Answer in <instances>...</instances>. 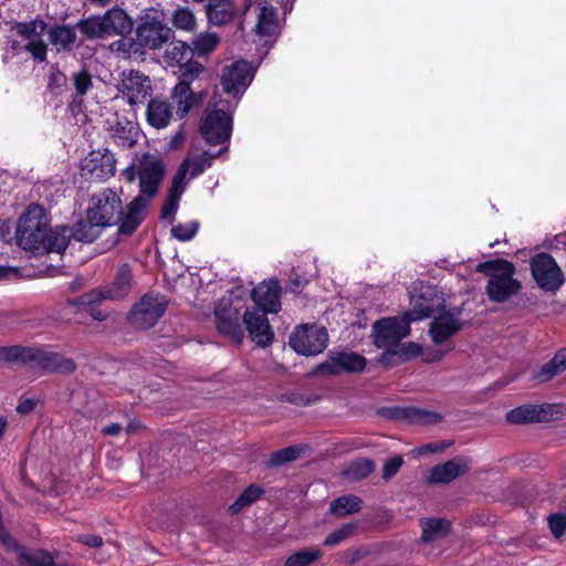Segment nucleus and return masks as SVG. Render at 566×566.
I'll return each mask as SVG.
<instances>
[{
  "label": "nucleus",
  "instance_id": "obj_1",
  "mask_svg": "<svg viewBox=\"0 0 566 566\" xmlns=\"http://www.w3.org/2000/svg\"><path fill=\"white\" fill-rule=\"evenodd\" d=\"M165 170L163 160L149 153L143 154L137 161H133L122 170L126 182H134L136 176L139 179V192L127 203V214L120 228L122 232H135L146 219L150 201L158 192Z\"/></svg>",
  "mask_w": 566,
  "mask_h": 566
},
{
  "label": "nucleus",
  "instance_id": "obj_2",
  "mask_svg": "<svg viewBox=\"0 0 566 566\" xmlns=\"http://www.w3.org/2000/svg\"><path fill=\"white\" fill-rule=\"evenodd\" d=\"M15 238L25 250H45L46 252H63L72 239L70 227L50 228L46 210L40 206L30 205L19 219Z\"/></svg>",
  "mask_w": 566,
  "mask_h": 566
},
{
  "label": "nucleus",
  "instance_id": "obj_3",
  "mask_svg": "<svg viewBox=\"0 0 566 566\" xmlns=\"http://www.w3.org/2000/svg\"><path fill=\"white\" fill-rule=\"evenodd\" d=\"M476 271L489 277L485 292L491 301L504 302L517 294L522 284L514 279L515 265L504 259L489 260L476 265Z\"/></svg>",
  "mask_w": 566,
  "mask_h": 566
},
{
  "label": "nucleus",
  "instance_id": "obj_4",
  "mask_svg": "<svg viewBox=\"0 0 566 566\" xmlns=\"http://www.w3.org/2000/svg\"><path fill=\"white\" fill-rule=\"evenodd\" d=\"M85 214L92 216L93 221H98L104 228L117 226V233L120 237H130L134 233L120 231L127 214V206L123 207L120 193L112 188L93 193L88 199Z\"/></svg>",
  "mask_w": 566,
  "mask_h": 566
},
{
  "label": "nucleus",
  "instance_id": "obj_5",
  "mask_svg": "<svg viewBox=\"0 0 566 566\" xmlns=\"http://www.w3.org/2000/svg\"><path fill=\"white\" fill-rule=\"evenodd\" d=\"M174 31L165 24V13L156 8L143 11L140 23L136 30V42L149 50L161 48L171 40Z\"/></svg>",
  "mask_w": 566,
  "mask_h": 566
},
{
  "label": "nucleus",
  "instance_id": "obj_6",
  "mask_svg": "<svg viewBox=\"0 0 566 566\" xmlns=\"http://www.w3.org/2000/svg\"><path fill=\"white\" fill-rule=\"evenodd\" d=\"M46 28L48 23L40 17L11 27V31L25 43L28 54L38 63L45 62L48 57V44L43 39Z\"/></svg>",
  "mask_w": 566,
  "mask_h": 566
},
{
  "label": "nucleus",
  "instance_id": "obj_7",
  "mask_svg": "<svg viewBox=\"0 0 566 566\" xmlns=\"http://www.w3.org/2000/svg\"><path fill=\"white\" fill-rule=\"evenodd\" d=\"M133 286V273L130 266L124 263L119 266L115 280L102 287L81 295L76 301H69L70 304L90 305L103 300H122L127 296Z\"/></svg>",
  "mask_w": 566,
  "mask_h": 566
},
{
  "label": "nucleus",
  "instance_id": "obj_8",
  "mask_svg": "<svg viewBox=\"0 0 566 566\" xmlns=\"http://www.w3.org/2000/svg\"><path fill=\"white\" fill-rule=\"evenodd\" d=\"M410 323L406 313L401 317L394 316L376 321L371 329L375 346L380 349L397 347L398 343L410 334Z\"/></svg>",
  "mask_w": 566,
  "mask_h": 566
},
{
  "label": "nucleus",
  "instance_id": "obj_9",
  "mask_svg": "<svg viewBox=\"0 0 566 566\" xmlns=\"http://www.w3.org/2000/svg\"><path fill=\"white\" fill-rule=\"evenodd\" d=\"M530 268L535 283L545 292H556L565 282L562 269L548 253L535 254L530 260Z\"/></svg>",
  "mask_w": 566,
  "mask_h": 566
},
{
  "label": "nucleus",
  "instance_id": "obj_10",
  "mask_svg": "<svg viewBox=\"0 0 566 566\" xmlns=\"http://www.w3.org/2000/svg\"><path fill=\"white\" fill-rule=\"evenodd\" d=\"M327 342L328 334L325 327L316 325H300L289 338L291 348L304 356L318 355L326 348Z\"/></svg>",
  "mask_w": 566,
  "mask_h": 566
},
{
  "label": "nucleus",
  "instance_id": "obj_11",
  "mask_svg": "<svg viewBox=\"0 0 566 566\" xmlns=\"http://www.w3.org/2000/svg\"><path fill=\"white\" fill-rule=\"evenodd\" d=\"M199 130L207 144L227 146L232 133V116L223 109L208 111L200 120Z\"/></svg>",
  "mask_w": 566,
  "mask_h": 566
},
{
  "label": "nucleus",
  "instance_id": "obj_12",
  "mask_svg": "<svg viewBox=\"0 0 566 566\" xmlns=\"http://www.w3.org/2000/svg\"><path fill=\"white\" fill-rule=\"evenodd\" d=\"M167 301L164 296L145 294L130 310L128 319L136 329L151 328L164 315Z\"/></svg>",
  "mask_w": 566,
  "mask_h": 566
},
{
  "label": "nucleus",
  "instance_id": "obj_13",
  "mask_svg": "<svg viewBox=\"0 0 566 566\" xmlns=\"http://www.w3.org/2000/svg\"><path fill=\"white\" fill-rule=\"evenodd\" d=\"M116 157L107 148L90 151L81 161L82 176L93 181H105L116 172Z\"/></svg>",
  "mask_w": 566,
  "mask_h": 566
},
{
  "label": "nucleus",
  "instance_id": "obj_14",
  "mask_svg": "<svg viewBox=\"0 0 566 566\" xmlns=\"http://www.w3.org/2000/svg\"><path fill=\"white\" fill-rule=\"evenodd\" d=\"M116 87L130 106L144 104L153 92L150 78L136 70L123 71Z\"/></svg>",
  "mask_w": 566,
  "mask_h": 566
},
{
  "label": "nucleus",
  "instance_id": "obj_15",
  "mask_svg": "<svg viewBox=\"0 0 566 566\" xmlns=\"http://www.w3.org/2000/svg\"><path fill=\"white\" fill-rule=\"evenodd\" d=\"M411 305L412 308L406 313L411 322L434 317L447 308L443 294L432 286H427L419 295H413Z\"/></svg>",
  "mask_w": 566,
  "mask_h": 566
},
{
  "label": "nucleus",
  "instance_id": "obj_16",
  "mask_svg": "<svg viewBox=\"0 0 566 566\" xmlns=\"http://www.w3.org/2000/svg\"><path fill=\"white\" fill-rule=\"evenodd\" d=\"M46 350L38 346H0V363L22 365L42 371Z\"/></svg>",
  "mask_w": 566,
  "mask_h": 566
},
{
  "label": "nucleus",
  "instance_id": "obj_17",
  "mask_svg": "<svg viewBox=\"0 0 566 566\" xmlns=\"http://www.w3.org/2000/svg\"><path fill=\"white\" fill-rule=\"evenodd\" d=\"M253 78V69L251 64L244 60H238L226 66L221 75V85L228 94H242Z\"/></svg>",
  "mask_w": 566,
  "mask_h": 566
},
{
  "label": "nucleus",
  "instance_id": "obj_18",
  "mask_svg": "<svg viewBox=\"0 0 566 566\" xmlns=\"http://www.w3.org/2000/svg\"><path fill=\"white\" fill-rule=\"evenodd\" d=\"M366 364V358L357 353L331 352L328 359L322 363L317 369L322 374L336 376L343 373H360L365 369Z\"/></svg>",
  "mask_w": 566,
  "mask_h": 566
},
{
  "label": "nucleus",
  "instance_id": "obj_19",
  "mask_svg": "<svg viewBox=\"0 0 566 566\" xmlns=\"http://www.w3.org/2000/svg\"><path fill=\"white\" fill-rule=\"evenodd\" d=\"M460 308L444 310L430 324L429 334L436 345H442L462 328Z\"/></svg>",
  "mask_w": 566,
  "mask_h": 566
},
{
  "label": "nucleus",
  "instance_id": "obj_20",
  "mask_svg": "<svg viewBox=\"0 0 566 566\" xmlns=\"http://www.w3.org/2000/svg\"><path fill=\"white\" fill-rule=\"evenodd\" d=\"M243 322L249 336L259 347L265 348L273 343L274 333L266 317V313L258 308H247Z\"/></svg>",
  "mask_w": 566,
  "mask_h": 566
},
{
  "label": "nucleus",
  "instance_id": "obj_21",
  "mask_svg": "<svg viewBox=\"0 0 566 566\" xmlns=\"http://www.w3.org/2000/svg\"><path fill=\"white\" fill-rule=\"evenodd\" d=\"M281 284L276 279L259 283L251 292L256 308L263 313H277L281 310Z\"/></svg>",
  "mask_w": 566,
  "mask_h": 566
},
{
  "label": "nucleus",
  "instance_id": "obj_22",
  "mask_svg": "<svg viewBox=\"0 0 566 566\" xmlns=\"http://www.w3.org/2000/svg\"><path fill=\"white\" fill-rule=\"evenodd\" d=\"M471 461L465 457H455L442 464L433 467L426 482L429 484H446L455 480L458 476L470 470Z\"/></svg>",
  "mask_w": 566,
  "mask_h": 566
},
{
  "label": "nucleus",
  "instance_id": "obj_23",
  "mask_svg": "<svg viewBox=\"0 0 566 566\" xmlns=\"http://www.w3.org/2000/svg\"><path fill=\"white\" fill-rule=\"evenodd\" d=\"M381 415L389 419L406 420L416 424H431L440 422L442 417L433 411L415 407H396L382 409Z\"/></svg>",
  "mask_w": 566,
  "mask_h": 566
},
{
  "label": "nucleus",
  "instance_id": "obj_24",
  "mask_svg": "<svg viewBox=\"0 0 566 566\" xmlns=\"http://www.w3.org/2000/svg\"><path fill=\"white\" fill-rule=\"evenodd\" d=\"M216 326L219 333L230 337L237 344H241L244 338V332L239 323L238 311L229 307H216Z\"/></svg>",
  "mask_w": 566,
  "mask_h": 566
},
{
  "label": "nucleus",
  "instance_id": "obj_25",
  "mask_svg": "<svg viewBox=\"0 0 566 566\" xmlns=\"http://www.w3.org/2000/svg\"><path fill=\"white\" fill-rule=\"evenodd\" d=\"M46 33L50 43L59 53H70L82 44V41L77 43L75 24H54Z\"/></svg>",
  "mask_w": 566,
  "mask_h": 566
},
{
  "label": "nucleus",
  "instance_id": "obj_26",
  "mask_svg": "<svg viewBox=\"0 0 566 566\" xmlns=\"http://www.w3.org/2000/svg\"><path fill=\"white\" fill-rule=\"evenodd\" d=\"M107 132L112 140L119 147L128 149L137 143L138 127L125 116H116Z\"/></svg>",
  "mask_w": 566,
  "mask_h": 566
},
{
  "label": "nucleus",
  "instance_id": "obj_27",
  "mask_svg": "<svg viewBox=\"0 0 566 566\" xmlns=\"http://www.w3.org/2000/svg\"><path fill=\"white\" fill-rule=\"evenodd\" d=\"M101 17L106 35H125L133 30V21L123 9L112 8Z\"/></svg>",
  "mask_w": 566,
  "mask_h": 566
},
{
  "label": "nucleus",
  "instance_id": "obj_28",
  "mask_svg": "<svg viewBox=\"0 0 566 566\" xmlns=\"http://www.w3.org/2000/svg\"><path fill=\"white\" fill-rule=\"evenodd\" d=\"M227 149L228 146H224L216 153L201 151L199 154L189 155L179 166L189 175V178H196L210 168L213 160Z\"/></svg>",
  "mask_w": 566,
  "mask_h": 566
},
{
  "label": "nucleus",
  "instance_id": "obj_29",
  "mask_svg": "<svg viewBox=\"0 0 566 566\" xmlns=\"http://www.w3.org/2000/svg\"><path fill=\"white\" fill-rule=\"evenodd\" d=\"M147 122L153 127L160 129L168 126L172 118V108L166 101L153 98L147 105Z\"/></svg>",
  "mask_w": 566,
  "mask_h": 566
},
{
  "label": "nucleus",
  "instance_id": "obj_30",
  "mask_svg": "<svg viewBox=\"0 0 566 566\" xmlns=\"http://www.w3.org/2000/svg\"><path fill=\"white\" fill-rule=\"evenodd\" d=\"M171 99L176 104V114L179 118L185 117L200 102L188 84L179 82L171 92Z\"/></svg>",
  "mask_w": 566,
  "mask_h": 566
},
{
  "label": "nucleus",
  "instance_id": "obj_31",
  "mask_svg": "<svg viewBox=\"0 0 566 566\" xmlns=\"http://www.w3.org/2000/svg\"><path fill=\"white\" fill-rule=\"evenodd\" d=\"M206 12L210 23L223 25L233 19L235 8L231 0H210L206 6Z\"/></svg>",
  "mask_w": 566,
  "mask_h": 566
},
{
  "label": "nucleus",
  "instance_id": "obj_32",
  "mask_svg": "<svg viewBox=\"0 0 566 566\" xmlns=\"http://www.w3.org/2000/svg\"><path fill=\"white\" fill-rule=\"evenodd\" d=\"M103 229L105 228L98 221H93L92 216H86L70 228V233L78 242L91 243L101 235Z\"/></svg>",
  "mask_w": 566,
  "mask_h": 566
},
{
  "label": "nucleus",
  "instance_id": "obj_33",
  "mask_svg": "<svg viewBox=\"0 0 566 566\" xmlns=\"http://www.w3.org/2000/svg\"><path fill=\"white\" fill-rule=\"evenodd\" d=\"M76 367L74 359L48 349L42 373L72 374L76 370Z\"/></svg>",
  "mask_w": 566,
  "mask_h": 566
},
{
  "label": "nucleus",
  "instance_id": "obj_34",
  "mask_svg": "<svg viewBox=\"0 0 566 566\" xmlns=\"http://www.w3.org/2000/svg\"><path fill=\"white\" fill-rule=\"evenodd\" d=\"M420 526L421 539L429 543L444 537L450 532L451 524L446 518H422Z\"/></svg>",
  "mask_w": 566,
  "mask_h": 566
},
{
  "label": "nucleus",
  "instance_id": "obj_35",
  "mask_svg": "<svg viewBox=\"0 0 566 566\" xmlns=\"http://www.w3.org/2000/svg\"><path fill=\"white\" fill-rule=\"evenodd\" d=\"M566 369V349L559 350L536 373L534 379L546 382Z\"/></svg>",
  "mask_w": 566,
  "mask_h": 566
},
{
  "label": "nucleus",
  "instance_id": "obj_36",
  "mask_svg": "<svg viewBox=\"0 0 566 566\" xmlns=\"http://www.w3.org/2000/svg\"><path fill=\"white\" fill-rule=\"evenodd\" d=\"M363 500L357 495H342L333 500L329 504V512L336 516L343 517L360 511Z\"/></svg>",
  "mask_w": 566,
  "mask_h": 566
},
{
  "label": "nucleus",
  "instance_id": "obj_37",
  "mask_svg": "<svg viewBox=\"0 0 566 566\" xmlns=\"http://www.w3.org/2000/svg\"><path fill=\"white\" fill-rule=\"evenodd\" d=\"M254 30L260 36H270L276 33L277 20L275 8L272 6H263L260 9Z\"/></svg>",
  "mask_w": 566,
  "mask_h": 566
},
{
  "label": "nucleus",
  "instance_id": "obj_38",
  "mask_svg": "<svg viewBox=\"0 0 566 566\" xmlns=\"http://www.w3.org/2000/svg\"><path fill=\"white\" fill-rule=\"evenodd\" d=\"M75 27L88 40L102 39L106 35L101 15H90L80 19Z\"/></svg>",
  "mask_w": 566,
  "mask_h": 566
},
{
  "label": "nucleus",
  "instance_id": "obj_39",
  "mask_svg": "<svg viewBox=\"0 0 566 566\" xmlns=\"http://www.w3.org/2000/svg\"><path fill=\"white\" fill-rule=\"evenodd\" d=\"M193 50L182 41L172 42L164 53L165 62L170 65H178L186 63L192 59Z\"/></svg>",
  "mask_w": 566,
  "mask_h": 566
},
{
  "label": "nucleus",
  "instance_id": "obj_40",
  "mask_svg": "<svg viewBox=\"0 0 566 566\" xmlns=\"http://www.w3.org/2000/svg\"><path fill=\"white\" fill-rule=\"evenodd\" d=\"M264 491L256 484H251L237 497V500L229 506L228 512L230 515L239 514L244 507L250 506L258 501Z\"/></svg>",
  "mask_w": 566,
  "mask_h": 566
},
{
  "label": "nucleus",
  "instance_id": "obj_41",
  "mask_svg": "<svg viewBox=\"0 0 566 566\" xmlns=\"http://www.w3.org/2000/svg\"><path fill=\"white\" fill-rule=\"evenodd\" d=\"M375 470V463L369 459H360L348 465L344 471L347 480L359 481L369 476Z\"/></svg>",
  "mask_w": 566,
  "mask_h": 566
},
{
  "label": "nucleus",
  "instance_id": "obj_42",
  "mask_svg": "<svg viewBox=\"0 0 566 566\" xmlns=\"http://www.w3.org/2000/svg\"><path fill=\"white\" fill-rule=\"evenodd\" d=\"M506 420L515 424L536 422L535 405H524L510 410Z\"/></svg>",
  "mask_w": 566,
  "mask_h": 566
},
{
  "label": "nucleus",
  "instance_id": "obj_43",
  "mask_svg": "<svg viewBox=\"0 0 566 566\" xmlns=\"http://www.w3.org/2000/svg\"><path fill=\"white\" fill-rule=\"evenodd\" d=\"M203 70L205 67L201 63H199L198 61H192V59H190L189 61L179 66L178 82L182 84H188L190 86L191 83L199 77Z\"/></svg>",
  "mask_w": 566,
  "mask_h": 566
},
{
  "label": "nucleus",
  "instance_id": "obj_44",
  "mask_svg": "<svg viewBox=\"0 0 566 566\" xmlns=\"http://www.w3.org/2000/svg\"><path fill=\"white\" fill-rule=\"evenodd\" d=\"M171 21L177 29L185 31H192L196 27V18L192 11L185 7L175 9Z\"/></svg>",
  "mask_w": 566,
  "mask_h": 566
},
{
  "label": "nucleus",
  "instance_id": "obj_45",
  "mask_svg": "<svg viewBox=\"0 0 566 566\" xmlns=\"http://www.w3.org/2000/svg\"><path fill=\"white\" fill-rule=\"evenodd\" d=\"M67 87V77L66 75L56 66L51 67V72L48 77L46 90L50 94L59 96L63 92L66 91Z\"/></svg>",
  "mask_w": 566,
  "mask_h": 566
},
{
  "label": "nucleus",
  "instance_id": "obj_46",
  "mask_svg": "<svg viewBox=\"0 0 566 566\" xmlns=\"http://www.w3.org/2000/svg\"><path fill=\"white\" fill-rule=\"evenodd\" d=\"M322 556L319 549H302L292 554L286 560L285 566H308Z\"/></svg>",
  "mask_w": 566,
  "mask_h": 566
},
{
  "label": "nucleus",
  "instance_id": "obj_47",
  "mask_svg": "<svg viewBox=\"0 0 566 566\" xmlns=\"http://www.w3.org/2000/svg\"><path fill=\"white\" fill-rule=\"evenodd\" d=\"M301 451L297 447H286L275 451L270 457L266 465L270 468L280 467L298 458Z\"/></svg>",
  "mask_w": 566,
  "mask_h": 566
},
{
  "label": "nucleus",
  "instance_id": "obj_48",
  "mask_svg": "<svg viewBox=\"0 0 566 566\" xmlns=\"http://www.w3.org/2000/svg\"><path fill=\"white\" fill-rule=\"evenodd\" d=\"M357 528L356 523H345L339 528L335 530L331 534L326 536L324 539L325 546H336L339 543L348 539L350 536L354 535L355 531Z\"/></svg>",
  "mask_w": 566,
  "mask_h": 566
},
{
  "label": "nucleus",
  "instance_id": "obj_49",
  "mask_svg": "<svg viewBox=\"0 0 566 566\" xmlns=\"http://www.w3.org/2000/svg\"><path fill=\"white\" fill-rule=\"evenodd\" d=\"M198 229L199 222L195 220L186 223H178L171 228V235L180 242H187L197 234Z\"/></svg>",
  "mask_w": 566,
  "mask_h": 566
},
{
  "label": "nucleus",
  "instance_id": "obj_50",
  "mask_svg": "<svg viewBox=\"0 0 566 566\" xmlns=\"http://www.w3.org/2000/svg\"><path fill=\"white\" fill-rule=\"evenodd\" d=\"M71 78L77 96H84L93 86L92 76L86 69L74 72Z\"/></svg>",
  "mask_w": 566,
  "mask_h": 566
},
{
  "label": "nucleus",
  "instance_id": "obj_51",
  "mask_svg": "<svg viewBox=\"0 0 566 566\" xmlns=\"http://www.w3.org/2000/svg\"><path fill=\"white\" fill-rule=\"evenodd\" d=\"M219 40L214 34H200L195 40V51L198 54H207L213 51L218 44Z\"/></svg>",
  "mask_w": 566,
  "mask_h": 566
},
{
  "label": "nucleus",
  "instance_id": "obj_52",
  "mask_svg": "<svg viewBox=\"0 0 566 566\" xmlns=\"http://www.w3.org/2000/svg\"><path fill=\"white\" fill-rule=\"evenodd\" d=\"M187 172L180 166L177 169L176 175L172 178L171 186L169 188L168 195L169 197H174L180 200L184 191L186 190V177Z\"/></svg>",
  "mask_w": 566,
  "mask_h": 566
},
{
  "label": "nucleus",
  "instance_id": "obj_53",
  "mask_svg": "<svg viewBox=\"0 0 566 566\" xmlns=\"http://www.w3.org/2000/svg\"><path fill=\"white\" fill-rule=\"evenodd\" d=\"M548 526L552 534L559 538L566 533V514L556 513L548 517Z\"/></svg>",
  "mask_w": 566,
  "mask_h": 566
},
{
  "label": "nucleus",
  "instance_id": "obj_54",
  "mask_svg": "<svg viewBox=\"0 0 566 566\" xmlns=\"http://www.w3.org/2000/svg\"><path fill=\"white\" fill-rule=\"evenodd\" d=\"M402 464L403 458L401 455H396L387 460L382 467V479L385 481H388L391 478H394L398 473Z\"/></svg>",
  "mask_w": 566,
  "mask_h": 566
},
{
  "label": "nucleus",
  "instance_id": "obj_55",
  "mask_svg": "<svg viewBox=\"0 0 566 566\" xmlns=\"http://www.w3.org/2000/svg\"><path fill=\"white\" fill-rule=\"evenodd\" d=\"M557 413V406L555 405H535L536 422H547L555 419Z\"/></svg>",
  "mask_w": 566,
  "mask_h": 566
},
{
  "label": "nucleus",
  "instance_id": "obj_56",
  "mask_svg": "<svg viewBox=\"0 0 566 566\" xmlns=\"http://www.w3.org/2000/svg\"><path fill=\"white\" fill-rule=\"evenodd\" d=\"M396 352L397 356L402 357L405 360H408L412 357H416L420 354V347L415 343L400 344L398 343Z\"/></svg>",
  "mask_w": 566,
  "mask_h": 566
},
{
  "label": "nucleus",
  "instance_id": "obj_57",
  "mask_svg": "<svg viewBox=\"0 0 566 566\" xmlns=\"http://www.w3.org/2000/svg\"><path fill=\"white\" fill-rule=\"evenodd\" d=\"M451 446V442H430V443H426V444H422L420 446L419 448H417L413 452L417 454V455H423V454H427V453H437V452H441L443 451L446 448L450 447Z\"/></svg>",
  "mask_w": 566,
  "mask_h": 566
},
{
  "label": "nucleus",
  "instance_id": "obj_58",
  "mask_svg": "<svg viewBox=\"0 0 566 566\" xmlns=\"http://www.w3.org/2000/svg\"><path fill=\"white\" fill-rule=\"evenodd\" d=\"M179 207V199L167 196L160 211L163 219L174 218Z\"/></svg>",
  "mask_w": 566,
  "mask_h": 566
},
{
  "label": "nucleus",
  "instance_id": "obj_59",
  "mask_svg": "<svg viewBox=\"0 0 566 566\" xmlns=\"http://www.w3.org/2000/svg\"><path fill=\"white\" fill-rule=\"evenodd\" d=\"M287 400L296 406H308L317 401L318 398H310L304 396L303 394L292 392L287 396Z\"/></svg>",
  "mask_w": 566,
  "mask_h": 566
},
{
  "label": "nucleus",
  "instance_id": "obj_60",
  "mask_svg": "<svg viewBox=\"0 0 566 566\" xmlns=\"http://www.w3.org/2000/svg\"><path fill=\"white\" fill-rule=\"evenodd\" d=\"M290 284L291 291L294 293H298L307 284V280L304 276L295 272H292L290 275Z\"/></svg>",
  "mask_w": 566,
  "mask_h": 566
},
{
  "label": "nucleus",
  "instance_id": "obj_61",
  "mask_svg": "<svg viewBox=\"0 0 566 566\" xmlns=\"http://www.w3.org/2000/svg\"><path fill=\"white\" fill-rule=\"evenodd\" d=\"M78 541L90 547H101L103 545V538L99 535H82L78 537Z\"/></svg>",
  "mask_w": 566,
  "mask_h": 566
},
{
  "label": "nucleus",
  "instance_id": "obj_62",
  "mask_svg": "<svg viewBox=\"0 0 566 566\" xmlns=\"http://www.w3.org/2000/svg\"><path fill=\"white\" fill-rule=\"evenodd\" d=\"M35 407V403L31 399H25L17 406V412L24 415L31 412Z\"/></svg>",
  "mask_w": 566,
  "mask_h": 566
},
{
  "label": "nucleus",
  "instance_id": "obj_63",
  "mask_svg": "<svg viewBox=\"0 0 566 566\" xmlns=\"http://www.w3.org/2000/svg\"><path fill=\"white\" fill-rule=\"evenodd\" d=\"M11 50L13 54L20 55L22 53H28V49L25 48V43L22 42V40L19 38L17 40H13L11 42Z\"/></svg>",
  "mask_w": 566,
  "mask_h": 566
},
{
  "label": "nucleus",
  "instance_id": "obj_64",
  "mask_svg": "<svg viewBox=\"0 0 566 566\" xmlns=\"http://www.w3.org/2000/svg\"><path fill=\"white\" fill-rule=\"evenodd\" d=\"M120 431H122V426L119 423H115V422L107 424L102 429V433L104 436H117L120 433Z\"/></svg>",
  "mask_w": 566,
  "mask_h": 566
}]
</instances>
